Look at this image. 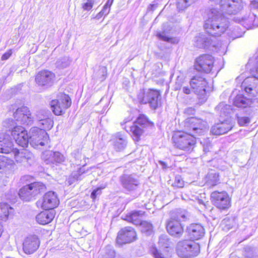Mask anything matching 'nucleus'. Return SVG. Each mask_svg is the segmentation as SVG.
I'll use <instances>...</instances> for the list:
<instances>
[{
	"label": "nucleus",
	"instance_id": "obj_1",
	"mask_svg": "<svg viewBox=\"0 0 258 258\" xmlns=\"http://www.w3.org/2000/svg\"><path fill=\"white\" fill-rule=\"evenodd\" d=\"M183 127V132H177L174 134L172 140L177 148L190 152L194 148L197 137L203 135L207 130V122L191 117L184 120Z\"/></svg>",
	"mask_w": 258,
	"mask_h": 258
},
{
	"label": "nucleus",
	"instance_id": "obj_2",
	"mask_svg": "<svg viewBox=\"0 0 258 258\" xmlns=\"http://www.w3.org/2000/svg\"><path fill=\"white\" fill-rule=\"evenodd\" d=\"M207 33L214 36L223 34L228 27L227 20L217 9H213L204 25Z\"/></svg>",
	"mask_w": 258,
	"mask_h": 258
},
{
	"label": "nucleus",
	"instance_id": "obj_3",
	"mask_svg": "<svg viewBox=\"0 0 258 258\" xmlns=\"http://www.w3.org/2000/svg\"><path fill=\"white\" fill-rule=\"evenodd\" d=\"M13 116L15 120L12 118H7L4 121L3 124L4 127L12 130L14 128L18 126L15 121L26 125H31L34 121V118L32 115L29 108L25 106L17 108L14 112Z\"/></svg>",
	"mask_w": 258,
	"mask_h": 258
},
{
	"label": "nucleus",
	"instance_id": "obj_4",
	"mask_svg": "<svg viewBox=\"0 0 258 258\" xmlns=\"http://www.w3.org/2000/svg\"><path fill=\"white\" fill-rule=\"evenodd\" d=\"M29 143L34 148L39 149L47 145L49 137L46 131L38 127H32L29 132Z\"/></svg>",
	"mask_w": 258,
	"mask_h": 258
},
{
	"label": "nucleus",
	"instance_id": "obj_5",
	"mask_svg": "<svg viewBox=\"0 0 258 258\" xmlns=\"http://www.w3.org/2000/svg\"><path fill=\"white\" fill-rule=\"evenodd\" d=\"M200 251V246L193 241L183 240L178 243L177 253L182 258H190L197 256Z\"/></svg>",
	"mask_w": 258,
	"mask_h": 258
},
{
	"label": "nucleus",
	"instance_id": "obj_6",
	"mask_svg": "<svg viewBox=\"0 0 258 258\" xmlns=\"http://www.w3.org/2000/svg\"><path fill=\"white\" fill-rule=\"evenodd\" d=\"M45 185L41 182H35L26 185L20 189L19 196L24 201H30L38 194L44 191Z\"/></svg>",
	"mask_w": 258,
	"mask_h": 258
},
{
	"label": "nucleus",
	"instance_id": "obj_7",
	"mask_svg": "<svg viewBox=\"0 0 258 258\" xmlns=\"http://www.w3.org/2000/svg\"><path fill=\"white\" fill-rule=\"evenodd\" d=\"M138 98L142 103H148L152 108L155 109L160 104L161 95L158 90L149 89L140 93Z\"/></svg>",
	"mask_w": 258,
	"mask_h": 258
},
{
	"label": "nucleus",
	"instance_id": "obj_8",
	"mask_svg": "<svg viewBox=\"0 0 258 258\" xmlns=\"http://www.w3.org/2000/svg\"><path fill=\"white\" fill-rule=\"evenodd\" d=\"M189 84L193 91L200 99L203 100L206 99L208 82L205 78L198 75L195 76L191 79Z\"/></svg>",
	"mask_w": 258,
	"mask_h": 258
},
{
	"label": "nucleus",
	"instance_id": "obj_9",
	"mask_svg": "<svg viewBox=\"0 0 258 258\" xmlns=\"http://www.w3.org/2000/svg\"><path fill=\"white\" fill-rule=\"evenodd\" d=\"M71 105L70 97L65 94L61 93L57 99L51 101L50 105L53 113L56 115L61 114Z\"/></svg>",
	"mask_w": 258,
	"mask_h": 258
},
{
	"label": "nucleus",
	"instance_id": "obj_10",
	"mask_svg": "<svg viewBox=\"0 0 258 258\" xmlns=\"http://www.w3.org/2000/svg\"><path fill=\"white\" fill-rule=\"evenodd\" d=\"M150 122L144 115H140L137 120L130 127V132L132 134L133 140L135 142L140 140L141 136L144 133V128L149 124Z\"/></svg>",
	"mask_w": 258,
	"mask_h": 258
},
{
	"label": "nucleus",
	"instance_id": "obj_11",
	"mask_svg": "<svg viewBox=\"0 0 258 258\" xmlns=\"http://www.w3.org/2000/svg\"><path fill=\"white\" fill-rule=\"evenodd\" d=\"M212 203L218 209L225 210L231 206V200L226 191H215L211 195Z\"/></svg>",
	"mask_w": 258,
	"mask_h": 258
},
{
	"label": "nucleus",
	"instance_id": "obj_12",
	"mask_svg": "<svg viewBox=\"0 0 258 258\" xmlns=\"http://www.w3.org/2000/svg\"><path fill=\"white\" fill-rule=\"evenodd\" d=\"M221 11L229 15H235L242 8L241 0H221Z\"/></svg>",
	"mask_w": 258,
	"mask_h": 258
},
{
	"label": "nucleus",
	"instance_id": "obj_13",
	"mask_svg": "<svg viewBox=\"0 0 258 258\" xmlns=\"http://www.w3.org/2000/svg\"><path fill=\"white\" fill-rule=\"evenodd\" d=\"M11 135L16 143L20 146L27 147L29 144V133L22 126H16L11 130Z\"/></svg>",
	"mask_w": 258,
	"mask_h": 258
},
{
	"label": "nucleus",
	"instance_id": "obj_14",
	"mask_svg": "<svg viewBox=\"0 0 258 258\" xmlns=\"http://www.w3.org/2000/svg\"><path fill=\"white\" fill-rule=\"evenodd\" d=\"M137 238V233L131 227H126L122 228L118 233L116 238V243L122 245L127 243H131Z\"/></svg>",
	"mask_w": 258,
	"mask_h": 258
},
{
	"label": "nucleus",
	"instance_id": "obj_15",
	"mask_svg": "<svg viewBox=\"0 0 258 258\" xmlns=\"http://www.w3.org/2000/svg\"><path fill=\"white\" fill-rule=\"evenodd\" d=\"M55 75L48 70L40 71L36 76L35 82L38 86L46 88L51 86L54 81Z\"/></svg>",
	"mask_w": 258,
	"mask_h": 258
},
{
	"label": "nucleus",
	"instance_id": "obj_16",
	"mask_svg": "<svg viewBox=\"0 0 258 258\" xmlns=\"http://www.w3.org/2000/svg\"><path fill=\"white\" fill-rule=\"evenodd\" d=\"M40 241L36 235H30L27 237L23 243L24 252L28 254L33 253L39 247Z\"/></svg>",
	"mask_w": 258,
	"mask_h": 258
},
{
	"label": "nucleus",
	"instance_id": "obj_17",
	"mask_svg": "<svg viewBox=\"0 0 258 258\" xmlns=\"http://www.w3.org/2000/svg\"><path fill=\"white\" fill-rule=\"evenodd\" d=\"M120 181L122 187L128 191L136 190L140 185L139 180L132 175L124 174L120 177Z\"/></svg>",
	"mask_w": 258,
	"mask_h": 258
},
{
	"label": "nucleus",
	"instance_id": "obj_18",
	"mask_svg": "<svg viewBox=\"0 0 258 258\" xmlns=\"http://www.w3.org/2000/svg\"><path fill=\"white\" fill-rule=\"evenodd\" d=\"M59 204V200L56 194L53 191L46 193L41 202V207L45 210L53 209Z\"/></svg>",
	"mask_w": 258,
	"mask_h": 258
},
{
	"label": "nucleus",
	"instance_id": "obj_19",
	"mask_svg": "<svg viewBox=\"0 0 258 258\" xmlns=\"http://www.w3.org/2000/svg\"><path fill=\"white\" fill-rule=\"evenodd\" d=\"M16 148H13V142L10 136L5 133H0V153L8 154L12 152Z\"/></svg>",
	"mask_w": 258,
	"mask_h": 258
},
{
	"label": "nucleus",
	"instance_id": "obj_20",
	"mask_svg": "<svg viewBox=\"0 0 258 258\" xmlns=\"http://www.w3.org/2000/svg\"><path fill=\"white\" fill-rule=\"evenodd\" d=\"M187 232L192 241L201 239L205 234L204 228L199 224H190L187 228Z\"/></svg>",
	"mask_w": 258,
	"mask_h": 258
},
{
	"label": "nucleus",
	"instance_id": "obj_21",
	"mask_svg": "<svg viewBox=\"0 0 258 258\" xmlns=\"http://www.w3.org/2000/svg\"><path fill=\"white\" fill-rule=\"evenodd\" d=\"M232 124L230 120H224L212 127L211 132L215 135H221L227 133L232 128Z\"/></svg>",
	"mask_w": 258,
	"mask_h": 258
},
{
	"label": "nucleus",
	"instance_id": "obj_22",
	"mask_svg": "<svg viewBox=\"0 0 258 258\" xmlns=\"http://www.w3.org/2000/svg\"><path fill=\"white\" fill-rule=\"evenodd\" d=\"M166 228L169 234L176 237H180L183 232L180 223L174 219H171L167 222Z\"/></svg>",
	"mask_w": 258,
	"mask_h": 258
},
{
	"label": "nucleus",
	"instance_id": "obj_23",
	"mask_svg": "<svg viewBox=\"0 0 258 258\" xmlns=\"http://www.w3.org/2000/svg\"><path fill=\"white\" fill-rule=\"evenodd\" d=\"M15 159L17 162L24 163L28 162L29 164L33 160V155L27 150H23L20 152L19 150L16 149L14 151Z\"/></svg>",
	"mask_w": 258,
	"mask_h": 258
},
{
	"label": "nucleus",
	"instance_id": "obj_24",
	"mask_svg": "<svg viewBox=\"0 0 258 258\" xmlns=\"http://www.w3.org/2000/svg\"><path fill=\"white\" fill-rule=\"evenodd\" d=\"M54 217V213L53 210H45L38 214L36 217V220L38 223L42 225L47 224L50 223Z\"/></svg>",
	"mask_w": 258,
	"mask_h": 258
},
{
	"label": "nucleus",
	"instance_id": "obj_25",
	"mask_svg": "<svg viewBox=\"0 0 258 258\" xmlns=\"http://www.w3.org/2000/svg\"><path fill=\"white\" fill-rule=\"evenodd\" d=\"M144 214L142 211H133L125 215L123 219L134 225H140L142 222L141 218Z\"/></svg>",
	"mask_w": 258,
	"mask_h": 258
},
{
	"label": "nucleus",
	"instance_id": "obj_26",
	"mask_svg": "<svg viewBox=\"0 0 258 258\" xmlns=\"http://www.w3.org/2000/svg\"><path fill=\"white\" fill-rule=\"evenodd\" d=\"M234 105L239 108H246L250 106L252 100L242 94L237 95L233 100Z\"/></svg>",
	"mask_w": 258,
	"mask_h": 258
},
{
	"label": "nucleus",
	"instance_id": "obj_27",
	"mask_svg": "<svg viewBox=\"0 0 258 258\" xmlns=\"http://www.w3.org/2000/svg\"><path fill=\"white\" fill-rule=\"evenodd\" d=\"M14 161L4 156H0V170L8 172L15 168Z\"/></svg>",
	"mask_w": 258,
	"mask_h": 258
},
{
	"label": "nucleus",
	"instance_id": "obj_28",
	"mask_svg": "<svg viewBox=\"0 0 258 258\" xmlns=\"http://www.w3.org/2000/svg\"><path fill=\"white\" fill-rule=\"evenodd\" d=\"M216 109L218 111H219L220 117H226V118L225 120H230L229 117L232 112V109L230 105L221 103L217 106Z\"/></svg>",
	"mask_w": 258,
	"mask_h": 258
},
{
	"label": "nucleus",
	"instance_id": "obj_29",
	"mask_svg": "<svg viewBox=\"0 0 258 258\" xmlns=\"http://www.w3.org/2000/svg\"><path fill=\"white\" fill-rule=\"evenodd\" d=\"M219 174L215 171L209 172L206 177V184L210 187L217 185L220 183Z\"/></svg>",
	"mask_w": 258,
	"mask_h": 258
},
{
	"label": "nucleus",
	"instance_id": "obj_30",
	"mask_svg": "<svg viewBox=\"0 0 258 258\" xmlns=\"http://www.w3.org/2000/svg\"><path fill=\"white\" fill-rule=\"evenodd\" d=\"M14 212L13 209L6 203L0 204V221H6L10 215Z\"/></svg>",
	"mask_w": 258,
	"mask_h": 258
},
{
	"label": "nucleus",
	"instance_id": "obj_31",
	"mask_svg": "<svg viewBox=\"0 0 258 258\" xmlns=\"http://www.w3.org/2000/svg\"><path fill=\"white\" fill-rule=\"evenodd\" d=\"M208 41H210L208 43H207L206 49L211 50L213 51L218 52L221 50L222 49L224 50L226 45H223L222 43L217 40L216 39H212L211 38H209Z\"/></svg>",
	"mask_w": 258,
	"mask_h": 258
},
{
	"label": "nucleus",
	"instance_id": "obj_32",
	"mask_svg": "<svg viewBox=\"0 0 258 258\" xmlns=\"http://www.w3.org/2000/svg\"><path fill=\"white\" fill-rule=\"evenodd\" d=\"M215 59L210 54H204L198 57L195 60V64H213Z\"/></svg>",
	"mask_w": 258,
	"mask_h": 258
},
{
	"label": "nucleus",
	"instance_id": "obj_33",
	"mask_svg": "<svg viewBox=\"0 0 258 258\" xmlns=\"http://www.w3.org/2000/svg\"><path fill=\"white\" fill-rule=\"evenodd\" d=\"M85 172L84 167L80 168L77 171H73L67 180L69 185L74 183L76 181L81 180L83 178V174Z\"/></svg>",
	"mask_w": 258,
	"mask_h": 258
},
{
	"label": "nucleus",
	"instance_id": "obj_34",
	"mask_svg": "<svg viewBox=\"0 0 258 258\" xmlns=\"http://www.w3.org/2000/svg\"><path fill=\"white\" fill-rule=\"evenodd\" d=\"M40 130H50L53 125V121L51 118V116L46 118L39 122L37 123Z\"/></svg>",
	"mask_w": 258,
	"mask_h": 258
},
{
	"label": "nucleus",
	"instance_id": "obj_35",
	"mask_svg": "<svg viewBox=\"0 0 258 258\" xmlns=\"http://www.w3.org/2000/svg\"><path fill=\"white\" fill-rule=\"evenodd\" d=\"M126 145V138L122 136L116 137L114 142V147L117 151H121L125 148Z\"/></svg>",
	"mask_w": 258,
	"mask_h": 258
},
{
	"label": "nucleus",
	"instance_id": "obj_36",
	"mask_svg": "<svg viewBox=\"0 0 258 258\" xmlns=\"http://www.w3.org/2000/svg\"><path fill=\"white\" fill-rule=\"evenodd\" d=\"M157 36L160 40L168 42L172 44H177L179 42V39L177 37H169L164 32L158 33Z\"/></svg>",
	"mask_w": 258,
	"mask_h": 258
},
{
	"label": "nucleus",
	"instance_id": "obj_37",
	"mask_svg": "<svg viewBox=\"0 0 258 258\" xmlns=\"http://www.w3.org/2000/svg\"><path fill=\"white\" fill-rule=\"evenodd\" d=\"M142 232L147 235H150L153 232V225L148 221H143L140 225Z\"/></svg>",
	"mask_w": 258,
	"mask_h": 258
},
{
	"label": "nucleus",
	"instance_id": "obj_38",
	"mask_svg": "<svg viewBox=\"0 0 258 258\" xmlns=\"http://www.w3.org/2000/svg\"><path fill=\"white\" fill-rule=\"evenodd\" d=\"M54 152L46 151L43 153L42 158L46 164H54Z\"/></svg>",
	"mask_w": 258,
	"mask_h": 258
},
{
	"label": "nucleus",
	"instance_id": "obj_39",
	"mask_svg": "<svg viewBox=\"0 0 258 258\" xmlns=\"http://www.w3.org/2000/svg\"><path fill=\"white\" fill-rule=\"evenodd\" d=\"M209 38L206 37L203 35H200L197 37L196 45L199 48H203L204 49L206 48L207 43H208L210 41H208Z\"/></svg>",
	"mask_w": 258,
	"mask_h": 258
},
{
	"label": "nucleus",
	"instance_id": "obj_40",
	"mask_svg": "<svg viewBox=\"0 0 258 258\" xmlns=\"http://www.w3.org/2000/svg\"><path fill=\"white\" fill-rule=\"evenodd\" d=\"M50 116H51V115L48 110H40L37 111L35 113V119L37 123Z\"/></svg>",
	"mask_w": 258,
	"mask_h": 258
},
{
	"label": "nucleus",
	"instance_id": "obj_41",
	"mask_svg": "<svg viewBox=\"0 0 258 258\" xmlns=\"http://www.w3.org/2000/svg\"><path fill=\"white\" fill-rule=\"evenodd\" d=\"M255 16L253 15L249 16L247 18L242 19L241 20L242 25L244 26L247 29L252 28L254 23V18Z\"/></svg>",
	"mask_w": 258,
	"mask_h": 258
},
{
	"label": "nucleus",
	"instance_id": "obj_42",
	"mask_svg": "<svg viewBox=\"0 0 258 258\" xmlns=\"http://www.w3.org/2000/svg\"><path fill=\"white\" fill-rule=\"evenodd\" d=\"M196 67L195 69L201 73H204L206 74L212 73V67L214 66H195Z\"/></svg>",
	"mask_w": 258,
	"mask_h": 258
},
{
	"label": "nucleus",
	"instance_id": "obj_43",
	"mask_svg": "<svg viewBox=\"0 0 258 258\" xmlns=\"http://www.w3.org/2000/svg\"><path fill=\"white\" fill-rule=\"evenodd\" d=\"M54 164H61L65 161V157L59 152H54Z\"/></svg>",
	"mask_w": 258,
	"mask_h": 258
},
{
	"label": "nucleus",
	"instance_id": "obj_44",
	"mask_svg": "<svg viewBox=\"0 0 258 258\" xmlns=\"http://www.w3.org/2000/svg\"><path fill=\"white\" fill-rule=\"evenodd\" d=\"M159 244L161 247L168 248L169 245L168 238L166 235H162L159 237Z\"/></svg>",
	"mask_w": 258,
	"mask_h": 258
},
{
	"label": "nucleus",
	"instance_id": "obj_45",
	"mask_svg": "<svg viewBox=\"0 0 258 258\" xmlns=\"http://www.w3.org/2000/svg\"><path fill=\"white\" fill-rule=\"evenodd\" d=\"M174 187L181 188L184 186V181L180 176H176L175 177L174 181L172 183Z\"/></svg>",
	"mask_w": 258,
	"mask_h": 258
},
{
	"label": "nucleus",
	"instance_id": "obj_46",
	"mask_svg": "<svg viewBox=\"0 0 258 258\" xmlns=\"http://www.w3.org/2000/svg\"><path fill=\"white\" fill-rule=\"evenodd\" d=\"M95 0H87V2L82 4V7L84 10H90L94 5Z\"/></svg>",
	"mask_w": 258,
	"mask_h": 258
},
{
	"label": "nucleus",
	"instance_id": "obj_47",
	"mask_svg": "<svg viewBox=\"0 0 258 258\" xmlns=\"http://www.w3.org/2000/svg\"><path fill=\"white\" fill-rule=\"evenodd\" d=\"M238 122L240 126L247 125L250 122V119L248 117H238Z\"/></svg>",
	"mask_w": 258,
	"mask_h": 258
},
{
	"label": "nucleus",
	"instance_id": "obj_48",
	"mask_svg": "<svg viewBox=\"0 0 258 258\" xmlns=\"http://www.w3.org/2000/svg\"><path fill=\"white\" fill-rule=\"evenodd\" d=\"M188 0H177V6L180 10H183L186 8L187 6Z\"/></svg>",
	"mask_w": 258,
	"mask_h": 258
},
{
	"label": "nucleus",
	"instance_id": "obj_49",
	"mask_svg": "<svg viewBox=\"0 0 258 258\" xmlns=\"http://www.w3.org/2000/svg\"><path fill=\"white\" fill-rule=\"evenodd\" d=\"M151 250L155 258H165L155 247H152Z\"/></svg>",
	"mask_w": 258,
	"mask_h": 258
},
{
	"label": "nucleus",
	"instance_id": "obj_50",
	"mask_svg": "<svg viewBox=\"0 0 258 258\" xmlns=\"http://www.w3.org/2000/svg\"><path fill=\"white\" fill-rule=\"evenodd\" d=\"M106 187V185L101 187H98L94 189L91 193V197L93 200H95L97 195H100L101 194V189L104 188Z\"/></svg>",
	"mask_w": 258,
	"mask_h": 258
},
{
	"label": "nucleus",
	"instance_id": "obj_51",
	"mask_svg": "<svg viewBox=\"0 0 258 258\" xmlns=\"http://www.w3.org/2000/svg\"><path fill=\"white\" fill-rule=\"evenodd\" d=\"M187 217V214L185 211L181 212V213H179L176 217V219H174L175 220H177L180 222L181 221H184L185 219H186V218Z\"/></svg>",
	"mask_w": 258,
	"mask_h": 258
},
{
	"label": "nucleus",
	"instance_id": "obj_52",
	"mask_svg": "<svg viewBox=\"0 0 258 258\" xmlns=\"http://www.w3.org/2000/svg\"><path fill=\"white\" fill-rule=\"evenodd\" d=\"M248 64H258V52L249 59Z\"/></svg>",
	"mask_w": 258,
	"mask_h": 258
},
{
	"label": "nucleus",
	"instance_id": "obj_53",
	"mask_svg": "<svg viewBox=\"0 0 258 258\" xmlns=\"http://www.w3.org/2000/svg\"><path fill=\"white\" fill-rule=\"evenodd\" d=\"M99 72L101 73L102 78L101 80H103L105 79L107 75V69L105 66H102L99 69Z\"/></svg>",
	"mask_w": 258,
	"mask_h": 258
},
{
	"label": "nucleus",
	"instance_id": "obj_54",
	"mask_svg": "<svg viewBox=\"0 0 258 258\" xmlns=\"http://www.w3.org/2000/svg\"><path fill=\"white\" fill-rule=\"evenodd\" d=\"M184 112L187 115H194L195 112V110L192 107H189L185 109Z\"/></svg>",
	"mask_w": 258,
	"mask_h": 258
},
{
	"label": "nucleus",
	"instance_id": "obj_55",
	"mask_svg": "<svg viewBox=\"0 0 258 258\" xmlns=\"http://www.w3.org/2000/svg\"><path fill=\"white\" fill-rule=\"evenodd\" d=\"M11 54H12V50H10L8 51L7 52H6L5 53H4L2 55V60L8 59L10 57V56L11 55Z\"/></svg>",
	"mask_w": 258,
	"mask_h": 258
},
{
	"label": "nucleus",
	"instance_id": "obj_56",
	"mask_svg": "<svg viewBox=\"0 0 258 258\" xmlns=\"http://www.w3.org/2000/svg\"><path fill=\"white\" fill-rule=\"evenodd\" d=\"M110 8L104 6L102 10L101 11L102 13L104 14V16H107L110 12Z\"/></svg>",
	"mask_w": 258,
	"mask_h": 258
},
{
	"label": "nucleus",
	"instance_id": "obj_57",
	"mask_svg": "<svg viewBox=\"0 0 258 258\" xmlns=\"http://www.w3.org/2000/svg\"><path fill=\"white\" fill-rule=\"evenodd\" d=\"M250 6L252 9H258V0H253L251 1Z\"/></svg>",
	"mask_w": 258,
	"mask_h": 258
},
{
	"label": "nucleus",
	"instance_id": "obj_58",
	"mask_svg": "<svg viewBox=\"0 0 258 258\" xmlns=\"http://www.w3.org/2000/svg\"><path fill=\"white\" fill-rule=\"evenodd\" d=\"M158 7L157 4H151L148 8V10L150 11H153Z\"/></svg>",
	"mask_w": 258,
	"mask_h": 258
},
{
	"label": "nucleus",
	"instance_id": "obj_59",
	"mask_svg": "<svg viewBox=\"0 0 258 258\" xmlns=\"http://www.w3.org/2000/svg\"><path fill=\"white\" fill-rule=\"evenodd\" d=\"M245 91L247 93H250V94H252L253 95H254V93L253 92V91H254V89L253 88H252L251 87H246L245 88Z\"/></svg>",
	"mask_w": 258,
	"mask_h": 258
},
{
	"label": "nucleus",
	"instance_id": "obj_60",
	"mask_svg": "<svg viewBox=\"0 0 258 258\" xmlns=\"http://www.w3.org/2000/svg\"><path fill=\"white\" fill-rule=\"evenodd\" d=\"M182 91L184 93L189 94L190 93V89L188 87H183L182 88Z\"/></svg>",
	"mask_w": 258,
	"mask_h": 258
},
{
	"label": "nucleus",
	"instance_id": "obj_61",
	"mask_svg": "<svg viewBox=\"0 0 258 258\" xmlns=\"http://www.w3.org/2000/svg\"><path fill=\"white\" fill-rule=\"evenodd\" d=\"M104 14L102 13L101 11H100L99 13H98L96 16L94 17L95 19L97 20H99Z\"/></svg>",
	"mask_w": 258,
	"mask_h": 258
},
{
	"label": "nucleus",
	"instance_id": "obj_62",
	"mask_svg": "<svg viewBox=\"0 0 258 258\" xmlns=\"http://www.w3.org/2000/svg\"><path fill=\"white\" fill-rule=\"evenodd\" d=\"M61 63L69 64V63H71V61L68 58L64 57V58L62 59V60Z\"/></svg>",
	"mask_w": 258,
	"mask_h": 258
},
{
	"label": "nucleus",
	"instance_id": "obj_63",
	"mask_svg": "<svg viewBox=\"0 0 258 258\" xmlns=\"http://www.w3.org/2000/svg\"><path fill=\"white\" fill-rule=\"evenodd\" d=\"M113 2V0H107L106 3L105 4V5L104 6H105L106 7L110 8Z\"/></svg>",
	"mask_w": 258,
	"mask_h": 258
},
{
	"label": "nucleus",
	"instance_id": "obj_64",
	"mask_svg": "<svg viewBox=\"0 0 258 258\" xmlns=\"http://www.w3.org/2000/svg\"><path fill=\"white\" fill-rule=\"evenodd\" d=\"M253 75H254V77L257 79L256 80H258V66H257V67L256 68L255 73H254V74Z\"/></svg>",
	"mask_w": 258,
	"mask_h": 258
}]
</instances>
